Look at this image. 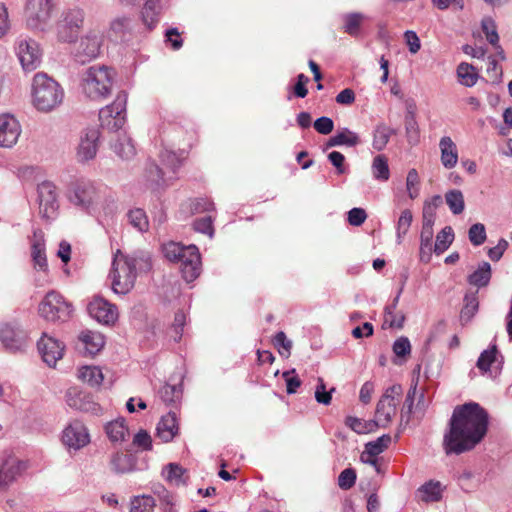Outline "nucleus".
Returning <instances> with one entry per match:
<instances>
[{"label": "nucleus", "instance_id": "f257e3e1", "mask_svg": "<svg viewBox=\"0 0 512 512\" xmlns=\"http://www.w3.org/2000/svg\"><path fill=\"white\" fill-rule=\"evenodd\" d=\"M489 415L476 402L457 405L443 437L446 455H460L476 447L488 431Z\"/></svg>", "mask_w": 512, "mask_h": 512}, {"label": "nucleus", "instance_id": "f03ea898", "mask_svg": "<svg viewBox=\"0 0 512 512\" xmlns=\"http://www.w3.org/2000/svg\"><path fill=\"white\" fill-rule=\"evenodd\" d=\"M151 262L148 254L140 257L124 256L117 251L113 258L110 277L112 278V289L116 294L128 293L135 284L137 269H150Z\"/></svg>", "mask_w": 512, "mask_h": 512}, {"label": "nucleus", "instance_id": "7ed1b4c3", "mask_svg": "<svg viewBox=\"0 0 512 512\" xmlns=\"http://www.w3.org/2000/svg\"><path fill=\"white\" fill-rule=\"evenodd\" d=\"M33 103L37 110L49 112L58 107L64 98V91L47 74L37 73L32 85Z\"/></svg>", "mask_w": 512, "mask_h": 512}, {"label": "nucleus", "instance_id": "20e7f679", "mask_svg": "<svg viewBox=\"0 0 512 512\" xmlns=\"http://www.w3.org/2000/svg\"><path fill=\"white\" fill-rule=\"evenodd\" d=\"M113 79L114 72L110 68L104 65L91 66L83 75V92L91 100H103L111 92Z\"/></svg>", "mask_w": 512, "mask_h": 512}, {"label": "nucleus", "instance_id": "39448f33", "mask_svg": "<svg viewBox=\"0 0 512 512\" xmlns=\"http://www.w3.org/2000/svg\"><path fill=\"white\" fill-rule=\"evenodd\" d=\"M66 197L71 204L88 213L95 210L101 200V194L96 185L85 179L71 183Z\"/></svg>", "mask_w": 512, "mask_h": 512}, {"label": "nucleus", "instance_id": "423d86ee", "mask_svg": "<svg viewBox=\"0 0 512 512\" xmlns=\"http://www.w3.org/2000/svg\"><path fill=\"white\" fill-rule=\"evenodd\" d=\"M85 12L79 7L66 9L56 24V35L60 42H74L83 27Z\"/></svg>", "mask_w": 512, "mask_h": 512}, {"label": "nucleus", "instance_id": "0eeeda50", "mask_svg": "<svg viewBox=\"0 0 512 512\" xmlns=\"http://www.w3.org/2000/svg\"><path fill=\"white\" fill-rule=\"evenodd\" d=\"M72 312V305L61 294L50 291L39 306L40 315L48 321H66Z\"/></svg>", "mask_w": 512, "mask_h": 512}, {"label": "nucleus", "instance_id": "6e6552de", "mask_svg": "<svg viewBox=\"0 0 512 512\" xmlns=\"http://www.w3.org/2000/svg\"><path fill=\"white\" fill-rule=\"evenodd\" d=\"M127 94L121 91L114 102L99 111V120L103 128L119 130L125 123Z\"/></svg>", "mask_w": 512, "mask_h": 512}, {"label": "nucleus", "instance_id": "1a4fd4ad", "mask_svg": "<svg viewBox=\"0 0 512 512\" xmlns=\"http://www.w3.org/2000/svg\"><path fill=\"white\" fill-rule=\"evenodd\" d=\"M403 394V388L400 384H394L388 387L377 403L375 417L382 422L385 428L392 421L396 413L397 405Z\"/></svg>", "mask_w": 512, "mask_h": 512}, {"label": "nucleus", "instance_id": "9d476101", "mask_svg": "<svg viewBox=\"0 0 512 512\" xmlns=\"http://www.w3.org/2000/svg\"><path fill=\"white\" fill-rule=\"evenodd\" d=\"M53 7V0H27V26L33 30L43 31L50 21Z\"/></svg>", "mask_w": 512, "mask_h": 512}, {"label": "nucleus", "instance_id": "9b49d317", "mask_svg": "<svg viewBox=\"0 0 512 512\" xmlns=\"http://www.w3.org/2000/svg\"><path fill=\"white\" fill-rule=\"evenodd\" d=\"M104 36L98 29L88 30L79 40L75 58L80 63L89 62L100 55Z\"/></svg>", "mask_w": 512, "mask_h": 512}, {"label": "nucleus", "instance_id": "f8f14e48", "mask_svg": "<svg viewBox=\"0 0 512 512\" xmlns=\"http://www.w3.org/2000/svg\"><path fill=\"white\" fill-rule=\"evenodd\" d=\"M37 201L39 214L46 220L57 216L59 209L57 187L51 181H43L37 185Z\"/></svg>", "mask_w": 512, "mask_h": 512}, {"label": "nucleus", "instance_id": "ddd939ff", "mask_svg": "<svg viewBox=\"0 0 512 512\" xmlns=\"http://www.w3.org/2000/svg\"><path fill=\"white\" fill-rule=\"evenodd\" d=\"M436 219V213L430 205H424L422 215V228L420 232V248L419 257L423 263H428L431 260L432 253L434 252L433 240V226Z\"/></svg>", "mask_w": 512, "mask_h": 512}, {"label": "nucleus", "instance_id": "4468645a", "mask_svg": "<svg viewBox=\"0 0 512 512\" xmlns=\"http://www.w3.org/2000/svg\"><path fill=\"white\" fill-rule=\"evenodd\" d=\"M27 333L16 323H4L0 327V342L10 353L22 352L27 345Z\"/></svg>", "mask_w": 512, "mask_h": 512}, {"label": "nucleus", "instance_id": "2eb2a0df", "mask_svg": "<svg viewBox=\"0 0 512 512\" xmlns=\"http://www.w3.org/2000/svg\"><path fill=\"white\" fill-rule=\"evenodd\" d=\"M89 315L103 325H113L118 319L116 305L101 296H95L87 306Z\"/></svg>", "mask_w": 512, "mask_h": 512}, {"label": "nucleus", "instance_id": "dca6fc26", "mask_svg": "<svg viewBox=\"0 0 512 512\" xmlns=\"http://www.w3.org/2000/svg\"><path fill=\"white\" fill-rule=\"evenodd\" d=\"M16 54L25 71L35 70L41 63V51L33 39H19Z\"/></svg>", "mask_w": 512, "mask_h": 512}, {"label": "nucleus", "instance_id": "f3484780", "mask_svg": "<svg viewBox=\"0 0 512 512\" xmlns=\"http://www.w3.org/2000/svg\"><path fill=\"white\" fill-rule=\"evenodd\" d=\"M37 348L43 361L53 367L63 357L65 345L56 338L43 333L37 342Z\"/></svg>", "mask_w": 512, "mask_h": 512}, {"label": "nucleus", "instance_id": "a211bd4d", "mask_svg": "<svg viewBox=\"0 0 512 512\" xmlns=\"http://www.w3.org/2000/svg\"><path fill=\"white\" fill-rule=\"evenodd\" d=\"M21 134L19 121L11 114L0 115V147H13Z\"/></svg>", "mask_w": 512, "mask_h": 512}, {"label": "nucleus", "instance_id": "6ab92c4d", "mask_svg": "<svg viewBox=\"0 0 512 512\" xmlns=\"http://www.w3.org/2000/svg\"><path fill=\"white\" fill-rule=\"evenodd\" d=\"M100 132L97 128H87L80 136L77 148V158L80 162L93 159L98 151Z\"/></svg>", "mask_w": 512, "mask_h": 512}, {"label": "nucleus", "instance_id": "aec40b11", "mask_svg": "<svg viewBox=\"0 0 512 512\" xmlns=\"http://www.w3.org/2000/svg\"><path fill=\"white\" fill-rule=\"evenodd\" d=\"M63 443L74 450H78L90 441L86 427L80 421L70 423L63 431Z\"/></svg>", "mask_w": 512, "mask_h": 512}, {"label": "nucleus", "instance_id": "412c9836", "mask_svg": "<svg viewBox=\"0 0 512 512\" xmlns=\"http://www.w3.org/2000/svg\"><path fill=\"white\" fill-rule=\"evenodd\" d=\"M179 263L183 279L187 283L193 282L201 273V257L198 248L191 245L188 254Z\"/></svg>", "mask_w": 512, "mask_h": 512}, {"label": "nucleus", "instance_id": "4be33fe9", "mask_svg": "<svg viewBox=\"0 0 512 512\" xmlns=\"http://www.w3.org/2000/svg\"><path fill=\"white\" fill-rule=\"evenodd\" d=\"M66 402L71 408L84 412L94 411L96 407V403L92 400L91 396L78 388L68 389L66 392Z\"/></svg>", "mask_w": 512, "mask_h": 512}, {"label": "nucleus", "instance_id": "5701e85b", "mask_svg": "<svg viewBox=\"0 0 512 512\" xmlns=\"http://www.w3.org/2000/svg\"><path fill=\"white\" fill-rule=\"evenodd\" d=\"M157 436L164 442H170L177 435L179 427L176 414L169 412L162 416L157 424Z\"/></svg>", "mask_w": 512, "mask_h": 512}, {"label": "nucleus", "instance_id": "b1692460", "mask_svg": "<svg viewBox=\"0 0 512 512\" xmlns=\"http://www.w3.org/2000/svg\"><path fill=\"white\" fill-rule=\"evenodd\" d=\"M110 469L116 474H125L134 471L136 459L131 454L116 451L110 456Z\"/></svg>", "mask_w": 512, "mask_h": 512}, {"label": "nucleus", "instance_id": "393cba45", "mask_svg": "<svg viewBox=\"0 0 512 512\" xmlns=\"http://www.w3.org/2000/svg\"><path fill=\"white\" fill-rule=\"evenodd\" d=\"M441 163L446 169H452L458 162V151L456 144L449 136L440 139Z\"/></svg>", "mask_w": 512, "mask_h": 512}, {"label": "nucleus", "instance_id": "a878e982", "mask_svg": "<svg viewBox=\"0 0 512 512\" xmlns=\"http://www.w3.org/2000/svg\"><path fill=\"white\" fill-rule=\"evenodd\" d=\"M145 177L149 187L153 190L168 185L174 179V176L166 177V172L155 163L147 165Z\"/></svg>", "mask_w": 512, "mask_h": 512}, {"label": "nucleus", "instance_id": "bb28decb", "mask_svg": "<svg viewBox=\"0 0 512 512\" xmlns=\"http://www.w3.org/2000/svg\"><path fill=\"white\" fill-rule=\"evenodd\" d=\"M417 384H418V380H416L415 382L413 381V383L406 395V398H405V401L403 404V408H402L400 423H399V426L397 429V433L395 435L396 441L400 438V434L402 433V431L405 429L406 425L410 421V415L413 410L414 399H415L416 392H417Z\"/></svg>", "mask_w": 512, "mask_h": 512}, {"label": "nucleus", "instance_id": "cd10ccee", "mask_svg": "<svg viewBox=\"0 0 512 512\" xmlns=\"http://www.w3.org/2000/svg\"><path fill=\"white\" fill-rule=\"evenodd\" d=\"M495 363L498 364V367L501 366L503 363V356L499 355L497 346L494 344L480 354L476 366L482 374H485L490 371V368Z\"/></svg>", "mask_w": 512, "mask_h": 512}, {"label": "nucleus", "instance_id": "c85d7f7f", "mask_svg": "<svg viewBox=\"0 0 512 512\" xmlns=\"http://www.w3.org/2000/svg\"><path fill=\"white\" fill-rule=\"evenodd\" d=\"M79 340L84 344L86 352L90 355L98 353L105 343L102 334L90 330L81 332Z\"/></svg>", "mask_w": 512, "mask_h": 512}, {"label": "nucleus", "instance_id": "c756f323", "mask_svg": "<svg viewBox=\"0 0 512 512\" xmlns=\"http://www.w3.org/2000/svg\"><path fill=\"white\" fill-rule=\"evenodd\" d=\"M160 1L147 0L142 8V21L149 30H152L159 21Z\"/></svg>", "mask_w": 512, "mask_h": 512}, {"label": "nucleus", "instance_id": "7c9ffc66", "mask_svg": "<svg viewBox=\"0 0 512 512\" xmlns=\"http://www.w3.org/2000/svg\"><path fill=\"white\" fill-rule=\"evenodd\" d=\"M113 151L124 160L133 158L136 154L132 139L127 135H118L117 140L112 144Z\"/></svg>", "mask_w": 512, "mask_h": 512}, {"label": "nucleus", "instance_id": "2f4dec72", "mask_svg": "<svg viewBox=\"0 0 512 512\" xmlns=\"http://www.w3.org/2000/svg\"><path fill=\"white\" fill-rule=\"evenodd\" d=\"M105 431L108 438L112 442L124 441L126 435L128 434V428L126 426L125 419L118 418L114 421L107 423V425L105 426Z\"/></svg>", "mask_w": 512, "mask_h": 512}, {"label": "nucleus", "instance_id": "473e14b6", "mask_svg": "<svg viewBox=\"0 0 512 512\" xmlns=\"http://www.w3.org/2000/svg\"><path fill=\"white\" fill-rule=\"evenodd\" d=\"M491 279V266L488 262H482L478 269L468 277V282L478 288L485 287Z\"/></svg>", "mask_w": 512, "mask_h": 512}, {"label": "nucleus", "instance_id": "72a5a7b5", "mask_svg": "<svg viewBox=\"0 0 512 512\" xmlns=\"http://www.w3.org/2000/svg\"><path fill=\"white\" fill-rule=\"evenodd\" d=\"M79 378L92 387L100 386L104 376L100 368L95 366H84L79 370Z\"/></svg>", "mask_w": 512, "mask_h": 512}, {"label": "nucleus", "instance_id": "f704fd0d", "mask_svg": "<svg viewBox=\"0 0 512 512\" xmlns=\"http://www.w3.org/2000/svg\"><path fill=\"white\" fill-rule=\"evenodd\" d=\"M478 307V291L466 293L464 296V306L461 310V319L465 321L471 320L478 311Z\"/></svg>", "mask_w": 512, "mask_h": 512}, {"label": "nucleus", "instance_id": "c9c22d12", "mask_svg": "<svg viewBox=\"0 0 512 512\" xmlns=\"http://www.w3.org/2000/svg\"><path fill=\"white\" fill-rule=\"evenodd\" d=\"M445 201L454 215H459L464 211L465 201L462 191L458 189L449 190L445 194Z\"/></svg>", "mask_w": 512, "mask_h": 512}, {"label": "nucleus", "instance_id": "e433bc0d", "mask_svg": "<svg viewBox=\"0 0 512 512\" xmlns=\"http://www.w3.org/2000/svg\"><path fill=\"white\" fill-rule=\"evenodd\" d=\"M454 240V232L450 226L444 227L436 236L434 244V253L440 255L444 253Z\"/></svg>", "mask_w": 512, "mask_h": 512}, {"label": "nucleus", "instance_id": "4c0bfd02", "mask_svg": "<svg viewBox=\"0 0 512 512\" xmlns=\"http://www.w3.org/2000/svg\"><path fill=\"white\" fill-rule=\"evenodd\" d=\"M128 222L139 232L149 229V221L145 211L141 208L131 209L127 213Z\"/></svg>", "mask_w": 512, "mask_h": 512}, {"label": "nucleus", "instance_id": "58836bf2", "mask_svg": "<svg viewBox=\"0 0 512 512\" xmlns=\"http://www.w3.org/2000/svg\"><path fill=\"white\" fill-rule=\"evenodd\" d=\"M190 249L191 245L183 246L180 243L170 242L163 246V253L168 260L179 263Z\"/></svg>", "mask_w": 512, "mask_h": 512}, {"label": "nucleus", "instance_id": "ea45409f", "mask_svg": "<svg viewBox=\"0 0 512 512\" xmlns=\"http://www.w3.org/2000/svg\"><path fill=\"white\" fill-rule=\"evenodd\" d=\"M394 133V130L386 126L385 124H379L374 130L373 134V148L377 151L383 150L391 135Z\"/></svg>", "mask_w": 512, "mask_h": 512}, {"label": "nucleus", "instance_id": "a19ab883", "mask_svg": "<svg viewBox=\"0 0 512 512\" xmlns=\"http://www.w3.org/2000/svg\"><path fill=\"white\" fill-rule=\"evenodd\" d=\"M372 173L376 180L387 181L390 176L387 158L383 155H378L373 159Z\"/></svg>", "mask_w": 512, "mask_h": 512}, {"label": "nucleus", "instance_id": "79ce46f5", "mask_svg": "<svg viewBox=\"0 0 512 512\" xmlns=\"http://www.w3.org/2000/svg\"><path fill=\"white\" fill-rule=\"evenodd\" d=\"M457 75L460 83L467 87H472L477 82V74L474 72V67L468 63H461L457 67Z\"/></svg>", "mask_w": 512, "mask_h": 512}, {"label": "nucleus", "instance_id": "37998d69", "mask_svg": "<svg viewBox=\"0 0 512 512\" xmlns=\"http://www.w3.org/2000/svg\"><path fill=\"white\" fill-rule=\"evenodd\" d=\"M391 440L392 438L389 434H384L378 437L376 440L365 444V453L370 456H377L381 454L386 448H388Z\"/></svg>", "mask_w": 512, "mask_h": 512}, {"label": "nucleus", "instance_id": "c03bdc74", "mask_svg": "<svg viewBox=\"0 0 512 512\" xmlns=\"http://www.w3.org/2000/svg\"><path fill=\"white\" fill-rule=\"evenodd\" d=\"M155 500L152 496H136L131 500L129 512H153Z\"/></svg>", "mask_w": 512, "mask_h": 512}, {"label": "nucleus", "instance_id": "a18cd8bd", "mask_svg": "<svg viewBox=\"0 0 512 512\" xmlns=\"http://www.w3.org/2000/svg\"><path fill=\"white\" fill-rule=\"evenodd\" d=\"M160 159L166 169H169L172 173L171 176L175 177L177 170L182 164V158L173 151L164 150L160 153Z\"/></svg>", "mask_w": 512, "mask_h": 512}, {"label": "nucleus", "instance_id": "49530a36", "mask_svg": "<svg viewBox=\"0 0 512 512\" xmlns=\"http://www.w3.org/2000/svg\"><path fill=\"white\" fill-rule=\"evenodd\" d=\"M412 220H413V216L409 209H405L401 212V215L398 219L397 227H396V236H397L398 244L402 243L403 237L409 231Z\"/></svg>", "mask_w": 512, "mask_h": 512}, {"label": "nucleus", "instance_id": "de8ad7c7", "mask_svg": "<svg viewBox=\"0 0 512 512\" xmlns=\"http://www.w3.org/2000/svg\"><path fill=\"white\" fill-rule=\"evenodd\" d=\"M182 395V390L178 385L165 384L159 390V396L166 404L176 403Z\"/></svg>", "mask_w": 512, "mask_h": 512}, {"label": "nucleus", "instance_id": "09e8293b", "mask_svg": "<svg viewBox=\"0 0 512 512\" xmlns=\"http://www.w3.org/2000/svg\"><path fill=\"white\" fill-rule=\"evenodd\" d=\"M186 470L182 468L180 465L175 463H170L166 467V479L175 486H180L185 484L184 474Z\"/></svg>", "mask_w": 512, "mask_h": 512}, {"label": "nucleus", "instance_id": "8fccbe9b", "mask_svg": "<svg viewBox=\"0 0 512 512\" xmlns=\"http://www.w3.org/2000/svg\"><path fill=\"white\" fill-rule=\"evenodd\" d=\"M422 499L424 501H438L441 498V484L439 482L430 481L421 486Z\"/></svg>", "mask_w": 512, "mask_h": 512}, {"label": "nucleus", "instance_id": "3c124183", "mask_svg": "<svg viewBox=\"0 0 512 512\" xmlns=\"http://www.w3.org/2000/svg\"><path fill=\"white\" fill-rule=\"evenodd\" d=\"M404 124L408 143L411 145L418 144L420 139V130L416 117H405Z\"/></svg>", "mask_w": 512, "mask_h": 512}, {"label": "nucleus", "instance_id": "603ef678", "mask_svg": "<svg viewBox=\"0 0 512 512\" xmlns=\"http://www.w3.org/2000/svg\"><path fill=\"white\" fill-rule=\"evenodd\" d=\"M481 28L487 41L491 45H497L499 42V35L495 21L491 17H486L481 21Z\"/></svg>", "mask_w": 512, "mask_h": 512}, {"label": "nucleus", "instance_id": "864d4df0", "mask_svg": "<svg viewBox=\"0 0 512 512\" xmlns=\"http://www.w3.org/2000/svg\"><path fill=\"white\" fill-rule=\"evenodd\" d=\"M336 137L339 143V146H348V147H355L360 143L359 136L357 133L351 131L348 128H342L337 131Z\"/></svg>", "mask_w": 512, "mask_h": 512}, {"label": "nucleus", "instance_id": "5fc2aeb1", "mask_svg": "<svg viewBox=\"0 0 512 512\" xmlns=\"http://www.w3.org/2000/svg\"><path fill=\"white\" fill-rule=\"evenodd\" d=\"M32 258H33L35 267H37L39 270L45 271L47 269L48 264H47L45 248H44L43 243H41L39 241L33 243Z\"/></svg>", "mask_w": 512, "mask_h": 512}, {"label": "nucleus", "instance_id": "6e6d98bb", "mask_svg": "<svg viewBox=\"0 0 512 512\" xmlns=\"http://www.w3.org/2000/svg\"><path fill=\"white\" fill-rule=\"evenodd\" d=\"M470 242L474 246H480L486 241V229L482 223L473 224L468 231Z\"/></svg>", "mask_w": 512, "mask_h": 512}, {"label": "nucleus", "instance_id": "4d7b16f0", "mask_svg": "<svg viewBox=\"0 0 512 512\" xmlns=\"http://www.w3.org/2000/svg\"><path fill=\"white\" fill-rule=\"evenodd\" d=\"M131 18L127 16L117 17L110 23V30L116 36H122L126 32L130 31L131 28Z\"/></svg>", "mask_w": 512, "mask_h": 512}, {"label": "nucleus", "instance_id": "13d9d810", "mask_svg": "<svg viewBox=\"0 0 512 512\" xmlns=\"http://www.w3.org/2000/svg\"><path fill=\"white\" fill-rule=\"evenodd\" d=\"M419 175L416 169H410L406 178V188L411 199H415L419 195Z\"/></svg>", "mask_w": 512, "mask_h": 512}, {"label": "nucleus", "instance_id": "bf43d9fd", "mask_svg": "<svg viewBox=\"0 0 512 512\" xmlns=\"http://www.w3.org/2000/svg\"><path fill=\"white\" fill-rule=\"evenodd\" d=\"M8 479L13 483L21 472L26 468L23 461L5 462L1 467Z\"/></svg>", "mask_w": 512, "mask_h": 512}, {"label": "nucleus", "instance_id": "052dcab7", "mask_svg": "<svg viewBox=\"0 0 512 512\" xmlns=\"http://www.w3.org/2000/svg\"><path fill=\"white\" fill-rule=\"evenodd\" d=\"M274 346L279 349V353L282 356L289 357L292 348V341H290L283 331L276 333L274 340Z\"/></svg>", "mask_w": 512, "mask_h": 512}, {"label": "nucleus", "instance_id": "680f3d73", "mask_svg": "<svg viewBox=\"0 0 512 512\" xmlns=\"http://www.w3.org/2000/svg\"><path fill=\"white\" fill-rule=\"evenodd\" d=\"M334 391L335 388H331L329 391H327L323 379L319 378L315 390V399L320 404L329 405L331 403L332 393Z\"/></svg>", "mask_w": 512, "mask_h": 512}, {"label": "nucleus", "instance_id": "e2e57ef3", "mask_svg": "<svg viewBox=\"0 0 512 512\" xmlns=\"http://www.w3.org/2000/svg\"><path fill=\"white\" fill-rule=\"evenodd\" d=\"M362 19H363V15L360 13H352V14L346 15L344 31L351 36L357 35Z\"/></svg>", "mask_w": 512, "mask_h": 512}, {"label": "nucleus", "instance_id": "0e129e2a", "mask_svg": "<svg viewBox=\"0 0 512 512\" xmlns=\"http://www.w3.org/2000/svg\"><path fill=\"white\" fill-rule=\"evenodd\" d=\"M193 227L197 232L207 234L210 238L214 235L213 220L211 216L196 219L193 223Z\"/></svg>", "mask_w": 512, "mask_h": 512}, {"label": "nucleus", "instance_id": "69168bd1", "mask_svg": "<svg viewBox=\"0 0 512 512\" xmlns=\"http://www.w3.org/2000/svg\"><path fill=\"white\" fill-rule=\"evenodd\" d=\"M356 482V472L352 468L344 469L338 477V485L343 490H348L354 486Z\"/></svg>", "mask_w": 512, "mask_h": 512}, {"label": "nucleus", "instance_id": "338daca9", "mask_svg": "<svg viewBox=\"0 0 512 512\" xmlns=\"http://www.w3.org/2000/svg\"><path fill=\"white\" fill-rule=\"evenodd\" d=\"M392 350L398 357H406L411 353V344L407 337L402 336L393 343Z\"/></svg>", "mask_w": 512, "mask_h": 512}, {"label": "nucleus", "instance_id": "774afa93", "mask_svg": "<svg viewBox=\"0 0 512 512\" xmlns=\"http://www.w3.org/2000/svg\"><path fill=\"white\" fill-rule=\"evenodd\" d=\"M283 378L286 381V392L288 394H294L297 388L301 385V380L296 375L295 369L283 372Z\"/></svg>", "mask_w": 512, "mask_h": 512}]
</instances>
